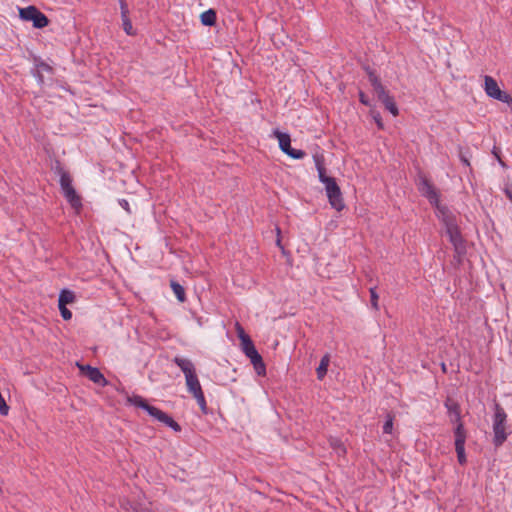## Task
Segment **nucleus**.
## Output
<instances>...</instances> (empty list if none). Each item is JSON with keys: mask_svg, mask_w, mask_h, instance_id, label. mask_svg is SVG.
Instances as JSON below:
<instances>
[{"mask_svg": "<svg viewBox=\"0 0 512 512\" xmlns=\"http://www.w3.org/2000/svg\"><path fill=\"white\" fill-rule=\"evenodd\" d=\"M200 19L203 25L213 26L216 22V12L213 9H209L201 14Z\"/></svg>", "mask_w": 512, "mask_h": 512, "instance_id": "obj_17", "label": "nucleus"}, {"mask_svg": "<svg viewBox=\"0 0 512 512\" xmlns=\"http://www.w3.org/2000/svg\"><path fill=\"white\" fill-rule=\"evenodd\" d=\"M368 72V78L369 81L374 88V91L376 92L379 100L382 101L385 108L393 115L397 116L399 111L397 108L396 103L394 102L393 98L388 94L384 86L382 85L379 77L375 74L374 71L367 70Z\"/></svg>", "mask_w": 512, "mask_h": 512, "instance_id": "obj_4", "label": "nucleus"}, {"mask_svg": "<svg viewBox=\"0 0 512 512\" xmlns=\"http://www.w3.org/2000/svg\"><path fill=\"white\" fill-rule=\"evenodd\" d=\"M373 118L374 120L376 121L377 123V126L382 129L383 128V123H382V120H381V117H380V114L379 113H376L373 115Z\"/></svg>", "mask_w": 512, "mask_h": 512, "instance_id": "obj_33", "label": "nucleus"}, {"mask_svg": "<svg viewBox=\"0 0 512 512\" xmlns=\"http://www.w3.org/2000/svg\"><path fill=\"white\" fill-rule=\"evenodd\" d=\"M437 217L444 223L451 243L456 249H459L462 246L463 240L457 225L456 216L447 207H439Z\"/></svg>", "mask_w": 512, "mask_h": 512, "instance_id": "obj_3", "label": "nucleus"}, {"mask_svg": "<svg viewBox=\"0 0 512 512\" xmlns=\"http://www.w3.org/2000/svg\"><path fill=\"white\" fill-rule=\"evenodd\" d=\"M75 300V295L72 291L70 290H62L60 292V295H59V299H58V306H63V305H67V304H71L73 303Z\"/></svg>", "mask_w": 512, "mask_h": 512, "instance_id": "obj_16", "label": "nucleus"}, {"mask_svg": "<svg viewBox=\"0 0 512 512\" xmlns=\"http://www.w3.org/2000/svg\"><path fill=\"white\" fill-rule=\"evenodd\" d=\"M59 310H60L61 316L63 317L64 320L71 319L72 313L69 309H67V307L65 305L59 306Z\"/></svg>", "mask_w": 512, "mask_h": 512, "instance_id": "obj_30", "label": "nucleus"}, {"mask_svg": "<svg viewBox=\"0 0 512 512\" xmlns=\"http://www.w3.org/2000/svg\"><path fill=\"white\" fill-rule=\"evenodd\" d=\"M20 18L24 21H32L35 28H44L48 25V18L35 6L19 9Z\"/></svg>", "mask_w": 512, "mask_h": 512, "instance_id": "obj_5", "label": "nucleus"}, {"mask_svg": "<svg viewBox=\"0 0 512 512\" xmlns=\"http://www.w3.org/2000/svg\"><path fill=\"white\" fill-rule=\"evenodd\" d=\"M253 366L258 375H265L266 368H265V364H264L263 360L255 363Z\"/></svg>", "mask_w": 512, "mask_h": 512, "instance_id": "obj_29", "label": "nucleus"}, {"mask_svg": "<svg viewBox=\"0 0 512 512\" xmlns=\"http://www.w3.org/2000/svg\"><path fill=\"white\" fill-rule=\"evenodd\" d=\"M393 430V418L391 416L387 417L386 422L383 425V432L390 434Z\"/></svg>", "mask_w": 512, "mask_h": 512, "instance_id": "obj_27", "label": "nucleus"}, {"mask_svg": "<svg viewBox=\"0 0 512 512\" xmlns=\"http://www.w3.org/2000/svg\"><path fill=\"white\" fill-rule=\"evenodd\" d=\"M418 189L420 193L425 196L429 202L436 207L437 214L439 213V207H444L439 203V195L433 185L426 179L421 178L419 181Z\"/></svg>", "mask_w": 512, "mask_h": 512, "instance_id": "obj_11", "label": "nucleus"}, {"mask_svg": "<svg viewBox=\"0 0 512 512\" xmlns=\"http://www.w3.org/2000/svg\"><path fill=\"white\" fill-rule=\"evenodd\" d=\"M173 361L184 373L185 379L196 375L195 367L191 360L177 356Z\"/></svg>", "mask_w": 512, "mask_h": 512, "instance_id": "obj_13", "label": "nucleus"}, {"mask_svg": "<svg viewBox=\"0 0 512 512\" xmlns=\"http://www.w3.org/2000/svg\"><path fill=\"white\" fill-rule=\"evenodd\" d=\"M331 445L333 447V449L335 450V452L338 454V455H344L346 450H345V447L343 446V444L338 441V440H333L331 442Z\"/></svg>", "mask_w": 512, "mask_h": 512, "instance_id": "obj_26", "label": "nucleus"}, {"mask_svg": "<svg viewBox=\"0 0 512 512\" xmlns=\"http://www.w3.org/2000/svg\"><path fill=\"white\" fill-rule=\"evenodd\" d=\"M121 18L129 17V9L125 0H119Z\"/></svg>", "mask_w": 512, "mask_h": 512, "instance_id": "obj_28", "label": "nucleus"}, {"mask_svg": "<svg viewBox=\"0 0 512 512\" xmlns=\"http://www.w3.org/2000/svg\"><path fill=\"white\" fill-rule=\"evenodd\" d=\"M274 136L279 142L280 149L291 158L302 159L305 156L304 151L291 148V139L289 134L275 130Z\"/></svg>", "mask_w": 512, "mask_h": 512, "instance_id": "obj_9", "label": "nucleus"}, {"mask_svg": "<svg viewBox=\"0 0 512 512\" xmlns=\"http://www.w3.org/2000/svg\"><path fill=\"white\" fill-rule=\"evenodd\" d=\"M462 161L466 164V165H469V162L467 159L463 158Z\"/></svg>", "mask_w": 512, "mask_h": 512, "instance_id": "obj_36", "label": "nucleus"}, {"mask_svg": "<svg viewBox=\"0 0 512 512\" xmlns=\"http://www.w3.org/2000/svg\"><path fill=\"white\" fill-rule=\"evenodd\" d=\"M493 444L500 447L511 434V429L507 424V413L498 404L494 405V415L492 418Z\"/></svg>", "mask_w": 512, "mask_h": 512, "instance_id": "obj_2", "label": "nucleus"}, {"mask_svg": "<svg viewBox=\"0 0 512 512\" xmlns=\"http://www.w3.org/2000/svg\"><path fill=\"white\" fill-rule=\"evenodd\" d=\"M164 424L171 427L174 431H180V425L174 421L169 415H166L165 419L163 420Z\"/></svg>", "mask_w": 512, "mask_h": 512, "instance_id": "obj_25", "label": "nucleus"}, {"mask_svg": "<svg viewBox=\"0 0 512 512\" xmlns=\"http://www.w3.org/2000/svg\"><path fill=\"white\" fill-rule=\"evenodd\" d=\"M77 367L79 368L80 372L84 374L93 383L101 385L103 387L108 384L106 378L98 368L92 367L90 365H83L80 363H77Z\"/></svg>", "mask_w": 512, "mask_h": 512, "instance_id": "obj_12", "label": "nucleus"}, {"mask_svg": "<svg viewBox=\"0 0 512 512\" xmlns=\"http://www.w3.org/2000/svg\"><path fill=\"white\" fill-rule=\"evenodd\" d=\"M243 352L250 359V361L253 365L257 362L262 361V357L256 350L254 344L249 347H244Z\"/></svg>", "mask_w": 512, "mask_h": 512, "instance_id": "obj_19", "label": "nucleus"}, {"mask_svg": "<svg viewBox=\"0 0 512 512\" xmlns=\"http://www.w3.org/2000/svg\"><path fill=\"white\" fill-rule=\"evenodd\" d=\"M147 412L149 413V415H151L152 417H154L155 419H157L160 422H163V420L165 419V417L167 415L166 413H164L160 409H158V408H156L154 406H151V405L148 408Z\"/></svg>", "mask_w": 512, "mask_h": 512, "instance_id": "obj_21", "label": "nucleus"}, {"mask_svg": "<svg viewBox=\"0 0 512 512\" xmlns=\"http://www.w3.org/2000/svg\"><path fill=\"white\" fill-rule=\"evenodd\" d=\"M170 286H171L176 298L180 302H184L186 299V295H185V290H184L183 286L180 285L179 283H177L176 281H171Z\"/></svg>", "mask_w": 512, "mask_h": 512, "instance_id": "obj_20", "label": "nucleus"}, {"mask_svg": "<svg viewBox=\"0 0 512 512\" xmlns=\"http://www.w3.org/2000/svg\"><path fill=\"white\" fill-rule=\"evenodd\" d=\"M60 186L68 202L74 208H79L81 206V200L72 186L70 175L65 171H62L60 174Z\"/></svg>", "mask_w": 512, "mask_h": 512, "instance_id": "obj_7", "label": "nucleus"}, {"mask_svg": "<svg viewBox=\"0 0 512 512\" xmlns=\"http://www.w3.org/2000/svg\"><path fill=\"white\" fill-rule=\"evenodd\" d=\"M236 331L239 339L241 340L242 350H244V347L253 345L250 337L245 333L243 327L239 323L236 324Z\"/></svg>", "mask_w": 512, "mask_h": 512, "instance_id": "obj_18", "label": "nucleus"}, {"mask_svg": "<svg viewBox=\"0 0 512 512\" xmlns=\"http://www.w3.org/2000/svg\"><path fill=\"white\" fill-rule=\"evenodd\" d=\"M505 194L508 197V199L512 202V190H510V189L505 190Z\"/></svg>", "mask_w": 512, "mask_h": 512, "instance_id": "obj_34", "label": "nucleus"}, {"mask_svg": "<svg viewBox=\"0 0 512 512\" xmlns=\"http://www.w3.org/2000/svg\"><path fill=\"white\" fill-rule=\"evenodd\" d=\"M314 162L318 172L319 180L325 186L326 195L331 207L337 211H342L345 207V203L340 187L333 177L326 175L323 156H314Z\"/></svg>", "mask_w": 512, "mask_h": 512, "instance_id": "obj_1", "label": "nucleus"}, {"mask_svg": "<svg viewBox=\"0 0 512 512\" xmlns=\"http://www.w3.org/2000/svg\"><path fill=\"white\" fill-rule=\"evenodd\" d=\"M329 363H330V356L328 354H326L321 358L319 366L316 369L317 378L319 380H322L325 377L327 370H328Z\"/></svg>", "mask_w": 512, "mask_h": 512, "instance_id": "obj_15", "label": "nucleus"}, {"mask_svg": "<svg viewBox=\"0 0 512 512\" xmlns=\"http://www.w3.org/2000/svg\"><path fill=\"white\" fill-rule=\"evenodd\" d=\"M369 292H370L371 306L373 309L378 310L379 309V305H378L379 297H378L376 288L375 287L370 288Z\"/></svg>", "mask_w": 512, "mask_h": 512, "instance_id": "obj_23", "label": "nucleus"}, {"mask_svg": "<svg viewBox=\"0 0 512 512\" xmlns=\"http://www.w3.org/2000/svg\"><path fill=\"white\" fill-rule=\"evenodd\" d=\"M484 90L485 93L493 99L507 104L512 103V97L506 92L502 91L498 86L497 81L489 75L484 76Z\"/></svg>", "mask_w": 512, "mask_h": 512, "instance_id": "obj_6", "label": "nucleus"}, {"mask_svg": "<svg viewBox=\"0 0 512 512\" xmlns=\"http://www.w3.org/2000/svg\"><path fill=\"white\" fill-rule=\"evenodd\" d=\"M359 99L362 104L367 105V106L369 105V100L363 92L359 93Z\"/></svg>", "mask_w": 512, "mask_h": 512, "instance_id": "obj_32", "label": "nucleus"}, {"mask_svg": "<svg viewBox=\"0 0 512 512\" xmlns=\"http://www.w3.org/2000/svg\"><path fill=\"white\" fill-rule=\"evenodd\" d=\"M185 381H186V386H187L188 392L193 395V397L197 401L201 411L203 413H206L207 412V403H206V399H205V396H204V393H203V390H202V387H201V384L199 382L197 375L189 377V378L185 379Z\"/></svg>", "mask_w": 512, "mask_h": 512, "instance_id": "obj_8", "label": "nucleus"}, {"mask_svg": "<svg viewBox=\"0 0 512 512\" xmlns=\"http://www.w3.org/2000/svg\"><path fill=\"white\" fill-rule=\"evenodd\" d=\"M122 26H123V29L126 32V34H128V35L134 34L133 26H132V23H131L129 17L122 18Z\"/></svg>", "mask_w": 512, "mask_h": 512, "instance_id": "obj_24", "label": "nucleus"}, {"mask_svg": "<svg viewBox=\"0 0 512 512\" xmlns=\"http://www.w3.org/2000/svg\"><path fill=\"white\" fill-rule=\"evenodd\" d=\"M129 401L133 405H135L137 407H140V408H142V409H144L146 411L150 407V405L141 396H133L132 398L129 399Z\"/></svg>", "mask_w": 512, "mask_h": 512, "instance_id": "obj_22", "label": "nucleus"}, {"mask_svg": "<svg viewBox=\"0 0 512 512\" xmlns=\"http://www.w3.org/2000/svg\"><path fill=\"white\" fill-rule=\"evenodd\" d=\"M455 450L457 453V458L460 464L466 463V455H465V441H466V431L464 429L463 423H459L456 425L455 430Z\"/></svg>", "mask_w": 512, "mask_h": 512, "instance_id": "obj_10", "label": "nucleus"}, {"mask_svg": "<svg viewBox=\"0 0 512 512\" xmlns=\"http://www.w3.org/2000/svg\"><path fill=\"white\" fill-rule=\"evenodd\" d=\"M119 204L120 206L125 210L127 211L128 213H131V209H130V206H129V203L127 200L125 199H122L119 201Z\"/></svg>", "mask_w": 512, "mask_h": 512, "instance_id": "obj_31", "label": "nucleus"}, {"mask_svg": "<svg viewBox=\"0 0 512 512\" xmlns=\"http://www.w3.org/2000/svg\"><path fill=\"white\" fill-rule=\"evenodd\" d=\"M445 407L448 410L449 416L451 417V421L455 422L457 425L459 423H462L460 418V408L459 405L456 402H453L451 400H447L445 403Z\"/></svg>", "mask_w": 512, "mask_h": 512, "instance_id": "obj_14", "label": "nucleus"}, {"mask_svg": "<svg viewBox=\"0 0 512 512\" xmlns=\"http://www.w3.org/2000/svg\"><path fill=\"white\" fill-rule=\"evenodd\" d=\"M276 231H277V235L279 236V235H280V229H279L278 227L276 228ZM277 245H278L280 248H282V246H281V240H280V238H279V237L277 238Z\"/></svg>", "mask_w": 512, "mask_h": 512, "instance_id": "obj_35", "label": "nucleus"}]
</instances>
